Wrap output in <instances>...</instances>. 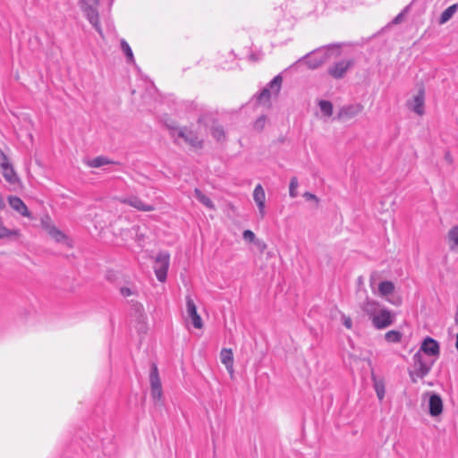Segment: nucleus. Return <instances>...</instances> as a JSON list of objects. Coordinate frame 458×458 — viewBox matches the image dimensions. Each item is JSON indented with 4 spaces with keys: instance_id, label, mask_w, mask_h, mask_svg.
<instances>
[{
    "instance_id": "obj_35",
    "label": "nucleus",
    "mask_w": 458,
    "mask_h": 458,
    "mask_svg": "<svg viewBox=\"0 0 458 458\" xmlns=\"http://www.w3.org/2000/svg\"><path fill=\"white\" fill-rule=\"evenodd\" d=\"M7 156L0 149V167L10 165Z\"/></svg>"
},
{
    "instance_id": "obj_12",
    "label": "nucleus",
    "mask_w": 458,
    "mask_h": 458,
    "mask_svg": "<svg viewBox=\"0 0 458 458\" xmlns=\"http://www.w3.org/2000/svg\"><path fill=\"white\" fill-rule=\"evenodd\" d=\"M362 110L363 106L360 104L344 106L339 109L336 118L338 120H349L360 114Z\"/></svg>"
},
{
    "instance_id": "obj_29",
    "label": "nucleus",
    "mask_w": 458,
    "mask_h": 458,
    "mask_svg": "<svg viewBox=\"0 0 458 458\" xmlns=\"http://www.w3.org/2000/svg\"><path fill=\"white\" fill-rule=\"evenodd\" d=\"M283 79L281 75H276L268 84L267 88L273 91L274 93H278L281 88Z\"/></svg>"
},
{
    "instance_id": "obj_4",
    "label": "nucleus",
    "mask_w": 458,
    "mask_h": 458,
    "mask_svg": "<svg viewBox=\"0 0 458 458\" xmlns=\"http://www.w3.org/2000/svg\"><path fill=\"white\" fill-rule=\"evenodd\" d=\"M169 265V253L164 251L156 256L153 268L159 282L164 283L166 280Z\"/></svg>"
},
{
    "instance_id": "obj_40",
    "label": "nucleus",
    "mask_w": 458,
    "mask_h": 458,
    "mask_svg": "<svg viewBox=\"0 0 458 458\" xmlns=\"http://www.w3.org/2000/svg\"><path fill=\"white\" fill-rule=\"evenodd\" d=\"M445 160L449 164H453L454 160H453V157L451 155V153L449 151H446L445 154Z\"/></svg>"
},
{
    "instance_id": "obj_15",
    "label": "nucleus",
    "mask_w": 458,
    "mask_h": 458,
    "mask_svg": "<svg viewBox=\"0 0 458 458\" xmlns=\"http://www.w3.org/2000/svg\"><path fill=\"white\" fill-rule=\"evenodd\" d=\"M253 199L258 206L260 217L263 218L265 216L266 194L263 187L260 184H258L254 189Z\"/></svg>"
},
{
    "instance_id": "obj_43",
    "label": "nucleus",
    "mask_w": 458,
    "mask_h": 458,
    "mask_svg": "<svg viewBox=\"0 0 458 458\" xmlns=\"http://www.w3.org/2000/svg\"><path fill=\"white\" fill-rule=\"evenodd\" d=\"M454 320H455V324H456V326H458V306H457V309H456Z\"/></svg>"
},
{
    "instance_id": "obj_5",
    "label": "nucleus",
    "mask_w": 458,
    "mask_h": 458,
    "mask_svg": "<svg viewBox=\"0 0 458 458\" xmlns=\"http://www.w3.org/2000/svg\"><path fill=\"white\" fill-rule=\"evenodd\" d=\"M149 383L151 396L156 403L160 402L163 397V389L161 379L158 373V369L156 363H152L149 372Z\"/></svg>"
},
{
    "instance_id": "obj_2",
    "label": "nucleus",
    "mask_w": 458,
    "mask_h": 458,
    "mask_svg": "<svg viewBox=\"0 0 458 458\" xmlns=\"http://www.w3.org/2000/svg\"><path fill=\"white\" fill-rule=\"evenodd\" d=\"M435 360L424 356L421 352H417L412 357V364L409 369V375L412 382L425 377L432 369Z\"/></svg>"
},
{
    "instance_id": "obj_19",
    "label": "nucleus",
    "mask_w": 458,
    "mask_h": 458,
    "mask_svg": "<svg viewBox=\"0 0 458 458\" xmlns=\"http://www.w3.org/2000/svg\"><path fill=\"white\" fill-rule=\"evenodd\" d=\"M447 242L450 250L458 252V225L449 230Z\"/></svg>"
},
{
    "instance_id": "obj_18",
    "label": "nucleus",
    "mask_w": 458,
    "mask_h": 458,
    "mask_svg": "<svg viewBox=\"0 0 458 458\" xmlns=\"http://www.w3.org/2000/svg\"><path fill=\"white\" fill-rule=\"evenodd\" d=\"M1 169L2 174L7 182L10 184H16L19 182V177L12 164L4 166Z\"/></svg>"
},
{
    "instance_id": "obj_39",
    "label": "nucleus",
    "mask_w": 458,
    "mask_h": 458,
    "mask_svg": "<svg viewBox=\"0 0 458 458\" xmlns=\"http://www.w3.org/2000/svg\"><path fill=\"white\" fill-rule=\"evenodd\" d=\"M120 293L123 297H128L132 294V291L128 287H122Z\"/></svg>"
},
{
    "instance_id": "obj_10",
    "label": "nucleus",
    "mask_w": 458,
    "mask_h": 458,
    "mask_svg": "<svg viewBox=\"0 0 458 458\" xmlns=\"http://www.w3.org/2000/svg\"><path fill=\"white\" fill-rule=\"evenodd\" d=\"M174 130L178 131V137L183 139L191 147L196 148H202V140L199 138L195 131L188 130L186 127Z\"/></svg>"
},
{
    "instance_id": "obj_24",
    "label": "nucleus",
    "mask_w": 458,
    "mask_h": 458,
    "mask_svg": "<svg viewBox=\"0 0 458 458\" xmlns=\"http://www.w3.org/2000/svg\"><path fill=\"white\" fill-rule=\"evenodd\" d=\"M112 162L105 157H97L93 159L87 161V165L89 167H100L105 165L111 164Z\"/></svg>"
},
{
    "instance_id": "obj_23",
    "label": "nucleus",
    "mask_w": 458,
    "mask_h": 458,
    "mask_svg": "<svg viewBox=\"0 0 458 458\" xmlns=\"http://www.w3.org/2000/svg\"><path fill=\"white\" fill-rule=\"evenodd\" d=\"M394 290V285L390 281H383L378 285V292L382 296H387L391 294Z\"/></svg>"
},
{
    "instance_id": "obj_26",
    "label": "nucleus",
    "mask_w": 458,
    "mask_h": 458,
    "mask_svg": "<svg viewBox=\"0 0 458 458\" xmlns=\"http://www.w3.org/2000/svg\"><path fill=\"white\" fill-rule=\"evenodd\" d=\"M121 48L127 57V62L133 63L134 56H133L132 50L125 39L121 40Z\"/></svg>"
},
{
    "instance_id": "obj_36",
    "label": "nucleus",
    "mask_w": 458,
    "mask_h": 458,
    "mask_svg": "<svg viewBox=\"0 0 458 458\" xmlns=\"http://www.w3.org/2000/svg\"><path fill=\"white\" fill-rule=\"evenodd\" d=\"M342 321L344 327L348 329H351L352 327V321L350 317H347L345 315H342Z\"/></svg>"
},
{
    "instance_id": "obj_13",
    "label": "nucleus",
    "mask_w": 458,
    "mask_h": 458,
    "mask_svg": "<svg viewBox=\"0 0 458 458\" xmlns=\"http://www.w3.org/2000/svg\"><path fill=\"white\" fill-rule=\"evenodd\" d=\"M119 201L123 204H127L140 211H153L155 208L152 205L144 203L137 196H129L125 198H119Z\"/></svg>"
},
{
    "instance_id": "obj_22",
    "label": "nucleus",
    "mask_w": 458,
    "mask_h": 458,
    "mask_svg": "<svg viewBox=\"0 0 458 458\" xmlns=\"http://www.w3.org/2000/svg\"><path fill=\"white\" fill-rule=\"evenodd\" d=\"M457 9H458V5L456 4L446 8L440 15L439 23L440 24L446 23L454 16V14L456 13Z\"/></svg>"
},
{
    "instance_id": "obj_17",
    "label": "nucleus",
    "mask_w": 458,
    "mask_h": 458,
    "mask_svg": "<svg viewBox=\"0 0 458 458\" xmlns=\"http://www.w3.org/2000/svg\"><path fill=\"white\" fill-rule=\"evenodd\" d=\"M221 362L225 366L228 372L233 373V355L231 349L224 348L220 352Z\"/></svg>"
},
{
    "instance_id": "obj_11",
    "label": "nucleus",
    "mask_w": 458,
    "mask_h": 458,
    "mask_svg": "<svg viewBox=\"0 0 458 458\" xmlns=\"http://www.w3.org/2000/svg\"><path fill=\"white\" fill-rule=\"evenodd\" d=\"M186 311L188 317L191 319L192 325L195 328L200 329L203 327V322L200 316L197 312V306L193 299L187 295L186 298Z\"/></svg>"
},
{
    "instance_id": "obj_32",
    "label": "nucleus",
    "mask_w": 458,
    "mask_h": 458,
    "mask_svg": "<svg viewBox=\"0 0 458 458\" xmlns=\"http://www.w3.org/2000/svg\"><path fill=\"white\" fill-rule=\"evenodd\" d=\"M41 225L44 230L47 232V233L51 231V228H54L55 225L51 223L50 217L46 216L41 219Z\"/></svg>"
},
{
    "instance_id": "obj_38",
    "label": "nucleus",
    "mask_w": 458,
    "mask_h": 458,
    "mask_svg": "<svg viewBox=\"0 0 458 458\" xmlns=\"http://www.w3.org/2000/svg\"><path fill=\"white\" fill-rule=\"evenodd\" d=\"M303 197L306 199V200H314L316 203H318V198L311 192H305Z\"/></svg>"
},
{
    "instance_id": "obj_3",
    "label": "nucleus",
    "mask_w": 458,
    "mask_h": 458,
    "mask_svg": "<svg viewBox=\"0 0 458 458\" xmlns=\"http://www.w3.org/2000/svg\"><path fill=\"white\" fill-rule=\"evenodd\" d=\"M329 48L330 47L318 48L308 54L302 59L305 60V64L309 68L317 69L329 59Z\"/></svg>"
},
{
    "instance_id": "obj_9",
    "label": "nucleus",
    "mask_w": 458,
    "mask_h": 458,
    "mask_svg": "<svg viewBox=\"0 0 458 458\" xmlns=\"http://www.w3.org/2000/svg\"><path fill=\"white\" fill-rule=\"evenodd\" d=\"M353 64L352 60H341L331 65L327 69V72L335 79H342Z\"/></svg>"
},
{
    "instance_id": "obj_1",
    "label": "nucleus",
    "mask_w": 458,
    "mask_h": 458,
    "mask_svg": "<svg viewBox=\"0 0 458 458\" xmlns=\"http://www.w3.org/2000/svg\"><path fill=\"white\" fill-rule=\"evenodd\" d=\"M362 310L371 319L373 326L377 329H383L391 326L395 319L394 314L381 307L375 301L367 300L362 305Z\"/></svg>"
},
{
    "instance_id": "obj_7",
    "label": "nucleus",
    "mask_w": 458,
    "mask_h": 458,
    "mask_svg": "<svg viewBox=\"0 0 458 458\" xmlns=\"http://www.w3.org/2000/svg\"><path fill=\"white\" fill-rule=\"evenodd\" d=\"M418 352H421L422 354L426 357H429L434 359L435 360L439 357L440 354V346L437 340L433 339L430 336H427Z\"/></svg>"
},
{
    "instance_id": "obj_44",
    "label": "nucleus",
    "mask_w": 458,
    "mask_h": 458,
    "mask_svg": "<svg viewBox=\"0 0 458 458\" xmlns=\"http://www.w3.org/2000/svg\"><path fill=\"white\" fill-rule=\"evenodd\" d=\"M256 243H257V244H258V246H259V248H261L262 250L266 248V244H265L264 242H262V245H260L259 242H257Z\"/></svg>"
},
{
    "instance_id": "obj_45",
    "label": "nucleus",
    "mask_w": 458,
    "mask_h": 458,
    "mask_svg": "<svg viewBox=\"0 0 458 458\" xmlns=\"http://www.w3.org/2000/svg\"><path fill=\"white\" fill-rule=\"evenodd\" d=\"M455 348L458 351V334L456 335Z\"/></svg>"
},
{
    "instance_id": "obj_33",
    "label": "nucleus",
    "mask_w": 458,
    "mask_h": 458,
    "mask_svg": "<svg viewBox=\"0 0 458 458\" xmlns=\"http://www.w3.org/2000/svg\"><path fill=\"white\" fill-rule=\"evenodd\" d=\"M270 96H271V91L268 88H265L261 92L260 94L259 95V102H262V101H267L269 98H270Z\"/></svg>"
},
{
    "instance_id": "obj_6",
    "label": "nucleus",
    "mask_w": 458,
    "mask_h": 458,
    "mask_svg": "<svg viewBox=\"0 0 458 458\" xmlns=\"http://www.w3.org/2000/svg\"><path fill=\"white\" fill-rule=\"evenodd\" d=\"M81 8L97 32L100 36H103V30L99 23V14L98 10L92 5L88 4L85 1L81 2Z\"/></svg>"
},
{
    "instance_id": "obj_46",
    "label": "nucleus",
    "mask_w": 458,
    "mask_h": 458,
    "mask_svg": "<svg viewBox=\"0 0 458 458\" xmlns=\"http://www.w3.org/2000/svg\"><path fill=\"white\" fill-rule=\"evenodd\" d=\"M98 0H95L96 3H98Z\"/></svg>"
},
{
    "instance_id": "obj_41",
    "label": "nucleus",
    "mask_w": 458,
    "mask_h": 458,
    "mask_svg": "<svg viewBox=\"0 0 458 458\" xmlns=\"http://www.w3.org/2000/svg\"><path fill=\"white\" fill-rule=\"evenodd\" d=\"M5 208V202L4 199V197L0 193V210L4 209Z\"/></svg>"
},
{
    "instance_id": "obj_27",
    "label": "nucleus",
    "mask_w": 458,
    "mask_h": 458,
    "mask_svg": "<svg viewBox=\"0 0 458 458\" xmlns=\"http://www.w3.org/2000/svg\"><path fill=\"white\" fill-rule=\"evenodd\" d=\"M48 234L56 242H64L67 240L66 235L57 229L55 226L54 228H51V231L48 233Z\"/></svg>"
},
{
    "instance_id": "obj_37",
    "label": "nucleus",
    "mask_w": 458,
    "mask_h": 458,
    "mask_svg": "<svg viewBox=\"0 0 458 458\" xmlns=\"http://www.w3.org/2000/svg\"><path fill=\"white\" fill-rule=\"evenodd\" d=\"M266 121L265 116H260L254 123V127L258 130H261L264 127Z\"/></svg>"
},
{
    "instance_id": "obj_20",
    "label": "nucleus",
    "mask_w": 458,
    "mask_h": 458,
    "mask_svg": "<svg viewBox=\"0 0 458 458\" xmlns=\"http://www.w3.org/2000/svg\"><path fill=\"white\" fill-rule=\"evenodd\" d=\"M371 377L374 384V388L379 400H382L385 396V384L383 379L377 377L374 372H371Z\"/></svg>"
},
{
    "instance_id": "obj_34",
    "label": "nucleus",
    "mask_w": 458,
    "mask_h": 458,
    "mask_svg": "<svg viewBox=\"0 0 458 458\" xmlns=\"http://www.w3.org/2000/svg\"><path fill=\"white\" fill-rule=\"evenodd\" d=\"M242 237L245 241L250 242H255L256 241L255 233L250 230H244L242 233Z\"/></svg>"
},
{
    "instance_id": "obj_8",
    "label": "nucleus",
    "mask_w": 458,
    "mask_h": 458,
    "mask_svg": "<svg viewBox=\"0 0 458 458\" xmlns=\"http://www.w3.org/2000/svg\"><path fill=\"white\" fill-rule=\"evenodd\" d=\"M406 106L409 110L414 112L416 114L421 116L425 113V93L424 89H420L418 93L412 97L411 99H408Z\"/></svg>"
},
{
    "instance_id": "obj_14",
    "label": "nucleus",
    "mask_w": 458,
    "mask_h": 458,
    "mask_svg": "<svg viewBox=\"0 0 458 458\" xmlns=\"http://www.w3.org/2000/svg\"><path fill=\"white\" fill-rule=\"evenodd\" d=\"M8 203L11 208L24 217H30L31 214L22 199L16 196H9Z\"/></svg>"
},
{
    "instance_id": "obj_42",
    "label": "nucleus",
    "mask_w": 458,
    "mask_h": 458,
    "mask_svg": "<svg viewBox=\"0 0 458 458\" xmlns=\"http://www.w3.org/2000/svg\"><path fill=\"white\" fill-rule=\"evenodd\" d=\"M400 21H401V13H398V14L394 17V19L393 20V23H395V24H396V23H399Z\"/></svg>"
},
{
    "instance_id": "obj_30",
    "label": "nucleus",
    "mask_w": 458,
    "mask_h": 458,
    "mask_svg": "<svg viewBox=\"0 0 458 458\" xmlns=\"http://www.w3.org/2000/svg\"><path fill=\"white\" fill-rule=\"evenodd\" d=\"M385 338L389 343H398L401 341V333L396 330H391L385 335Z\"/></svg>"
},
{
    "instance_id": "obj_31",
    "label": "nucleus",
    "mask_w": 458,
    "mask_h": 458,
    "mask_svg": "<svg viewBox=\"0 0 458 458\" xmlns=\"http://www.w3.org/2000/svg\"><path fill=\"white\" fill-rule=\"evenodd\" d=\"M299 186V182L296 177H293L290 181L289 185V195L292 198H295L298 195L297 188Z\"/></svg>"
},
{
    "instance_id": "obj_25",
    "label": "nucleus",
    "mask_w": 458,
    "mask_h": 458,
    "mask_svg": "<svg viewBox=\"0 0 458 458\" xmlns=\"http://www.w3.org/2000/svg\"><path fill=\"white\" fill-rule=\"evenodd\" d=\"M318 106L325 116L330 117L333 114V104L330 101L320 100Z\"/></svg>"
},
{
    "instance_id": "obj_16",
    "label": "nucleus",
    "mask_w": 458,
    "mask_h": 458,
    "mask_svg": "<svg viewBox=\"0 0 458 458\" xmlns=\"http://www.w3.org/2000/svg\"><path fill=\"white\" fill-rule=\"evenodd\" d=\"M443 411V401L439 394H432L428 399V412L432 417L438 416Z\"/></svg>"
},
{
    "instance_id": "obj_28",
    "label": "nucleus",
    "mask_w": 458,
    "mask_h": 458,
    "mask_svg": "<svg viewBox=\"0 0 458 458\" xmlns=\"http://www.w3.org/2000/svg\"><path fill=\"white\" fill-rule=\"evenodd\" d=\"M211 135L213 138H215L217 141H223L225 140V132L222 126L216 125L211 130Z\"/></svg>"
},
{
    "instance_id": "obj_21",
    "label": "nucleus",
    "mask_w": 458,
    "mask_h": 458,
    "mask_svg": "<svg viewBox=\"0 0 458 458\" xmlns=\"http://www.w3.org/2000/svg\"><path fill=\"white\" fill-rule=\"evenodd\" d=\"M194 195L196 199L205 207H207L209 209H215V205L213 201L208 196H206L200 190L195 189Z\"/></svg>"
}]
</instances>
